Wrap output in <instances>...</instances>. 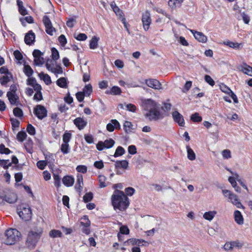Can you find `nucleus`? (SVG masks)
<instances>
[{
  "label": "nucleus",
  "instance_id": "52",
  "mask_svg": "<svg viewBox=\"0 0 252 252\" xmlns=\"http://www.w3.org/2000/svg\"><path fill=\"white\" fill-rule=\"evenodd\" d=\"M13 114L17 117L22 118L23 116V112L21 109L16 107L13 109Z\"/></svg>",
  "mask_w": 252,
  "mask_h": 252
},
{
  "label": "nucleus",
  "instance_id": "10",
  "mask_svg": "<svg viewBox=\"0 0 252 252\" xmlns=\"http://www.w3.org/2000/svg\"><path fill=\"white\" fill-rule=\"evenodd\" d=\"M33 113L39 120H42L47 116V111L45 107L41 105H37L34 108Z\"/></svg>",
  "mask_w": 252,
  "mask_h": 252
},
{
  "label": "nucleus",
  "instance_id": "12",
  "mask_svg": "<svg viewBox=\"0 0 252 252\" xmlns=\"http://www.w3.org/2000/svg\"><path fill=\"white\" fill-rule=\"evenodd\" d=\"M145 83L147 86L156 90L162 89L161 83L157 79L152 78L146 79Z\"/></svg>",
  "mask_w": 252,
  "mask_h": 252
},
{
  "label": "nucleus",
  "instance_id": "38",
  "mask_svg": "<svg viewBox=\"0 0 252 252\" xmlns=\"http://www.w3.org/2000/svg\"><path fill=\"white\" fill-rule=\"evenodd\" d=\"M98 38L95 36H94L90 42V48L91 49H96L98 45Z\"/></svg>",
  "mask_w": 252,
  "mask_h": 252
},
{
  "label": "nucleus",
  "instance_id": "44",
  "mask_svg": "<svg viewBox=\"0 0 252 252\" xmlns=\"http://www.w3.org/2000/svg\"><path fill=\"white\" fill-rule=\"evenodd\" d=\"M80 223L82 226H90L91 224V221H90L88 217L86 215L84 216L81 220Z\"/></svg>",
  "mask_w": 252,
  "mask_h": 252
},
{
  "label": "nucleus",
  "instance_id": "50",
  "mask_svg": "<svg viewBox=\"0 0 252 252\" xmlns=\"http://www.w3.org/2000/svg\"><path fill=\"white\" fill-rule=\"evenodd\" d=\"M69 146L67 143H63L61 147V151L63 154H67L69 153Z\"/></svg>",
  "mask_w": 252,
  "mask_h": 252
},
{
  "label": "nucleus",
  "instance_id": "61",
  "mask_svg": "<svg viewBox=\"0 0 252 252\" xmlns=\"http://www.w3.org/2000/svg\"><path fill=\"white\" fill-rule=\"evenodd\" d=\"M10 122L12 125V128L14 129L16 127H18L20 125V122L15 118H11Z\"/></svg>",
  "mask_w": 252,
  "mask_h": 252
},
{
  "label": "nucleus",
  "instance_id": "47",
  "mask_svg": "<svg viewBox=\"0 0 252 252\" xmlns=\"http://www.w3.org/2000/svg\"><path fill=\"white\" fill-rule=\"evenodd\" d=\"M51 52L52 58V60L56 62L57 60H58L60 58L59 53L55 48H52L51 49Z\"/></svg>",
  "mask_w": 252,
  "mask_h": 252
},
{
  "label": "nucleus",
  "instance_id": "51",
  "mask_svg": "<svg viewBox=\"0 0 252 252\" xmlns=\"http://www.w3.org/2000/svg\"><path fill=\"white\" fill-rule=\"evenodd\" d=\"M27 136L26 133L24 131L19 132L17 135V139L19 141L23 142Z\"/></svg>",
  "mask_w": 252,
  "mask_h": 252
},
{
  "label": "nucleus",
  "instance_id": "9",
  "mask_svg": "<svg viewBox=\"0 0 252 252\" xmlns=\"http://www.w3.org/2000/svg\"><path fill=\"white\" fill-rule=\"evenodd\" d=\"M42 22L45 27L46 32L50 35H53L56 32L55 29L53 27L52 23L48 16H44Z\"/></svg>",
  "mask_w": 252,
  "mask_h": 252
},
{
  "label": "nucleus",
  "instance_id": "8",
  "mask_svg": "<svg viewBox=\"0 0 252 252\" xmlns=\"http://www.w3.org/2000/svg\"><path fill=\"white\" fill-rule=\"evenodd\" d=\"M44 53L38 49H35L32 52V55L34 57V64L36 66H42L44 63V59L43 58Z\"/></svg>",
  "mask_w": 252,
  "mask_h": 252
},
{
  "label": "nucleus",
  "instance_id": "20",
  "mask_svg": "<svg viewBox=\"0 0 252 252\" xmlns=\"http://www.w3.org/2000/svg\"><path fill=\"white\" fill-rule=\"evenodd\" d=\"M24 40L27 45H30L32 44L35 40L34 33L32 31H29V32L26 34Z\"/></svg>",
  "mask_w": 252,
  "mask_h": 252
},
{
  "label": "nucleus",
  "instance_id": "54",
  "mask_svg": "<svg viewBox=\"0 0 252 252\" xmlns=\"http://www.w3.org/2000/svg\"><path fill=\"white\" fill-rule=\"evenodd\" d=\"M93 198V194L91 192L86 193L83 196V201L85 202H88L91 201Z\"/></svg>",
  "mask_w": 252,
  "mask_h": 252
},
{
  "label": "nucleus",
  "instance_id": "33",
  "mask_svg": "<svg viewBox=\"0 0 252 252\" xmlns=\"http://www.w3.org/2000/svg\"><path fill=\"white\" fill-rule=\"evenodd\" d=\"M39 76L40 78H42L46 85H48L51 84L52 81L51 77L48 74L41 72L39 74Z\"/></svg>",
  "mask_w": 252,
  "mask_h": 252
},
{
  "label": "nucleus",
  "instance_id": "60",
  "mask_svg": "<svg viewBox=\"0 0 252 252\" xmlns=\"http://www.w3.org/2000/svg\"><path fill=\"white\" fill-rule=\"evenodd\" d=\"M47 164V162L45 160H39L36 163L37 166L41 170H43Z\"/></svg>",
  "mask_w": 252,
  "mask_h": 252
},
{
  "label": "nucleus",
  "instance_id": "15",
  "mask_svg": "<svg viewBox=\"0 0 252 252\" xmlns=\"http://www.w3.org/2000/svg\"><path fill=\"white\" fill-rule=\"evenodd\" d=\"M173 120L180 126H184L185 121L183 116L178 111H175L172 113Z\"/></svg>",
  "mask_w": 252,
  "mask_h": 252
},
{
  "label": "nucleus",
  "instance_id": "35",
  "mask_svg": "<svg viewBox=\"0 0 252 252\" xmlns=\"http://www.w3.org/2000/svg\"><path fill=\"white\" fill-rule=\"evenodd\" d=\"M184 0H169L168 4L171 8L180 6Z\"/></svg>",
  "mask_w": 252,
  "mask_h": 252
},
{
  "label": "nucleus",
  "instance_id": "37",
  "mask_svg": "<svg viewBox=\"0 0 252 252\" xmlns=\"http://www.w3.org/2000/svg\"><path fill=\"white\" fill-rule=\"evenodd\" d=\"M24 72L28 77L31 76L33 73V71L29 65L24 64Z\"/></svg>",
  "mask_w": 252,
  "mask_h": 252
},
{
  "label": "nucleus",
  "instance_id": "57",
  "mask_svg": "<svg viewBox=\"0 0 252 252\" xmlns=\"http://www.w3.org/2000/svg\"><path fill=\"white\" fill-rule=\"evenodd\" d=\"M119 233L122 234L127 235L129 233V229L127 226L122 225L120 228V232Z\"/></svg>",
  "mask_w": 252,
  "mask_h": 252
},
{
  "label": "nucleus",
  "instance_id": "29",
  "mask_svg": "<svg viewBox=\"0 0 252 252\" xmlns=\"http://www.w3.org/2000/svg\"><path fill=\"white\" fill-rule=\"evenodd\" d=\"M128 166V162L126 160H117L115 162L116 168H123L126 169Z\"/></svg>",
  "mask_w": 252,
  "mask_h": 252
},
{
  "label": "nucleus",
  "instance_id": "62",
  "mask_svg": "<svg viewBox=\"0 0 252 252\" xmlns=\"http://www.w3.org/2000/svg\"><path fill=\"white\" fill-rule=\"evenodd\" d=\"M125 190L126 196H132L135 191L134 189L131 187L126 188Z\"/></svg>",
  "mask_w": 252,
  "mask_h": 252
},
{
  "label": "nucleus",
  "instance_id": "31",
  "mask_svg": "<svg viewBox=\"0 0 252 252\" xmlns=\"http://www.w3.org/2000/svg\"><path fill=\"white\" fill-rule=\"evenodd\" d=\"M124 106H125L126 109L127 110H128V111H129L130 112H135V111L136 110V106L134 105L133 104H131V103L126 104V103H125L124 104H120V107L121 108L125 109Z\"/></svg>",
  "mask_w": 252,
  "mask_h": 252
},
{
  "label": "nucleus",
  "instance_id": "39",
  "mask_svg": "<svg viewBox=\"0 0 252 252\" xmlns=\"http://www.w3.org/2000/svg\"><path fill=\"white\" fill-rule=\"evenodd\" d=\"M98 181L99 183V187L101 188L106 187L107 185L105 181L106 180V178L105 176L100 175L98 177Z\"/></svg>",
  "mask_w": 252,
  "mask_h": 252
},
{
  "label": "nucleus",
  "instance_id": "40",
  "mask_svg": "<svg viewBox=\"0 0 252 252\" xmlns=\"http://www.w3.org/2000/svg\"><path fill=\"white\" fill-rule=\"evenodd\" d=\"M53 174L54 181V185L57 188H59L61 185V177L57 173L53 172Z\"/></svg>",
  "mask_w": 252,
  "mask_h": 252
},
{
  "label": "nucleus",
  "instance_id": "14",
  "mask_svg": "<svg viewBox=\"0 0 252 252\" xmlns=\"http://www.w3.org/2000/svg\"><path fill=\"white\" fill-rule=\"evenodd\" d=\"M144 109L147 111L157 107V103L151 99H144L142 101Z\"/></svg>",
  "mask_w": 252,
  "mask_h": 252
},
{
  "label": "nucleus",
  "instance_id": "24",
  "mask_svg": "<svg viewBox=\"0 0 252 252\" xmlns=\"http://www.w3.org/2000/svg\"><path fill=\"white\" fill-rule=\"evenodd\" d=\"M234 215L235 221L238 224H242L244 223L243 217L241 214V213L239 211H235L234 212Z\"/></svg>",
  "mask_w": 252,
  "mask_h": 252
},
{
  "label": "nucleus",
  "instance_id": "21",
  "mask_svg": "<svg viewBox=\"0 0 252 252\" xmlns=\"http://www.w3.org/2000/svg\"><path fill=\"white\" fill-rule=\"evenodd\" d=\"M83 186V177L80 174L77 175V181L75 188L77 191L80 192Z\"/></svg>",
  "mask_w": 252,
  "mask_h": 252
},
{
  "label": "nucleus",
  "instance_id": "34",
  "mask_svg": "<svg viewBox=\"0 0 252 252\" xmlns=\"http://www.w3.org/2000/svg\"><path fill=\"white\" fill-rule=\"evenodd\" d=\"M133 125L131 122L126 121L124 124V129L127 133H130L132 132Z\"/></svg>",
  "mask_w": 252,
  "mask_h": 252
},
{
  "label": "nucleus",
  "instance_id": "64",
  "mask_svg": "<svg viewBox=\"0 0 252 252\" xmlns=\"http://www.w3.org/2000/svg\"><path fill=\"white\" fill-rule=\"evenodd\" d=\"M222 156L224 158L228 159L231 157V152L229 150H224L222 152Z\"/></svg>",
  "mask_w": 252,
  "mask_h": 252
},
{
  "label": "nucleus",
  "instance_id": "2",
  "mask_svg": "<svg viewBox=\"0 0 252 252\" xmlns=\"http://www.w3.org/2000/svg\"><path fill=\"white\" fill-rule=\"evenodd\" d=\"M43 233L41 226H35L28 232L26 243L29 247H34L40 239Z\"/></svg>",
  "mask_w": 252,
  "mask_h": 252
},
{
  "label": "nucleus",
  "instance_id": "6",
  "mask_svg": "<svg viewBox=\"0 0 252 252\" xmlns=\"http://www.w3.org/2000/svg\"><path fill=\"white\" fill-rule=\"evenodd\" d=\"M20 209L21 210L18 212L19 217L25 221L29 220L31 219L32 215L31 208L28 206H25L23 205L20 206Z\"/></svg>",
  "mask_w": 252,
  "mask_h": 252
},
{
  "label": "nucleus",
  "instance_id": "22",
  "mask_svg": "<svg viewBox=\"0 0 252 252\" xmlns=\"http://www.w3.org/2000/svg\"><path fill=\"white\" fill-rule=\"evenodd\" d=\"M3 198L4 202L6 201L10 204L15 203L17 200V195L13 192L3 196Z\"/></svg>",
  "mask_w": 252,
  "mask_h": 252
},
{
  "label": "nucleus",
  "instance_id": "4",
  "mask_svg": "<svg viewBox=\"0 0 252 252\" xmlns=\"http://www.w3.org/2000/svg\"><path fill=\"white\" fill-rule=\"evenodd\" d=\"M45 66L48 71L52 72L56 77L58 74H62L63 70L60 64L57 63V62L48 59L45 63Z\"/></svg>",
  "mask_w": 252,
  "mask_h": 252
},
{
  "label": "nucleus",
  "instance_id": "48",
  "mask_svg": "<svg viewBox=\"0 0 252 252\" xmlns=\"http://www.w3.org/2000/svg\"><path fill=\"white\" fill-rule=\"evenodd\" d=\"M92 86L90 84L85 85L83 88V92L86 95H89L92 92Z\"/></svg>",
  "mask_w": 252,
  "mask_h": 252
},
{
  "label": "nucleus",
  "instance_id": "3",
  "mask_svg": "<svg viewBox=\"0 0 252 252\" xmlns=\"http://www.w3.org/2000/svg\"><path fill=\"white\" fill-rule=\"evenodd\" d=\"M21 237V232L16 229L9 228L5 232V240L4 243L7 245L15 244L20 240Z\"/></svg>",
  "mask_w": 252,
  "mask_h": 252
},
{
  "label": "nucleus",
  "instance_id": "53",
  "mask_svg": "<svg viewBox=\"0 0 252 252\" xmlns=\"http://www.w3.org/2000/svg\"><path fill=\"white\" fill-rule=\"evenodd\" d=\"M0 165L2 166L4 168L7 169L11 165V162H10L8 159H0Z\"/></svg>",
  "mask_w": 252,
  "mask_h": 252
},
{
  "label": "nucleus",
  "instance_id": "13",
  "mask_svg": "<svg viewBox=\"0 0 252 252\" xmlns=\"http://www.w3.org/2000/svg\"><path fill=\"white\" fill-rule=\"evenodd\" d=\"M142 21L143 27L145 31H148L151 23V19L150 13L148 11H145L142 14Z\"/></svg>",
  "mask_w": 252,
  "mask_h": 252
},
{
  "label": "nucleus",
  "instance_id": "26",
  "mask_svg": "<svg viewBox=\"0 0 252 252\" xmlns=\"http://www.w3.org/2000/svg\"><path fill=\"white\" fill-rule=\"evenodd\" d=\"M57 85L62 88L66 89L67 88V79L65 77H61L56 81Z\"/></svg>",
  "mask_w": 252,
  "mask_h": 252
},
{
  "label": "nucleus",
  "instance_id": "56",
  "mask_svg": "<svg viewBox=\"0 0 252 252\" xmlns=\"http://www.w3.org/2000/svg\"><path fill=\"white\" fill-rule=\"evenodd\" d=\"M11 151L7 148H5V146L1 144L0 145V153L1 154H9L11 153Z\"/></svg>",
  "mask_w": 252,
  "mask_h": 252
},
{
  "label": "nucleus",
  "instance_id": "42",
  "mask_svg": "<svg viewBox=\"0 0 252 252\" xmlns=\"http://www.w3.org/2000/svg\"><path fill=\"white\" fill-rule=\"evenodd\" d=\"M126 152L125 150L122 146H118L115 152L114 157L115 158L123 155Z\"/></svg>",
  "mask_w": 252,
  "mask_h": 252
},
{
  "label": "nucleus",
  "instance_id": "5",
  "mask_svg": "<svg viewBox=\"0 0 252 252\" xmlns=\"http://www.w3.org/2000/svg\"><path fill=\"white\" fill-rule=\"evenodd\" d=\"M222 192L224 196L228 197L229 201L231 202L233 205H235L238 208H244L236 194L233 193L231 191L227 189H223Z\"/></svg>",
  "mask_w": 252,
  "mask_h": 252
},
{
  "label": "nucleus",
  "instance_id": "41",
  "mask_svg": "<svg viewBox=\"0 0 252 252\" xmlns=\"http://www.w3.org/2000/svg\"><path fill=\"white\" fill-rule=\"evenodd\" d=\"M49 235L52 238L62 237V233L60 230L53 229L50 231Z\"/></svg>",
  "mask_w": 252,
  "mask_h": 252
},
{
  "label": "nucleus",
  "instance_id": "45",
  "mask_svg": "<svg viewBox=\"0 0 252 252\" xmlns=\"http://www.w3.org/2000/svg\"><path fill=\"white\" fill-rule=\"evenodd\" d=\"M71 138V133L66 131L63 136V143H67L69 142Z\"/></svg>",
  "mask_w": 252,
  "mask_h": 252
},
{
  "label": "nucleus",
  "instance_id": "19",
  "mask_svg": "<svg viewBox=\"0 0 252 252\" xmlns=\"http://www.w3.org/2000/svg\"><path fill=\"white\" fill-rule=\"evenodd\" d=\"M74 124L79 129L82 130L87 126V122L83 118L78 117L73 121Z\"/></svg>",
  "mask_w": 252,
  "mask_h": 252
},
{
  "label": "nucleus",
  "instance_id": "58",
  "mask_svg": "<svg viewBox=\"0 0 252 252\" xmlns=\"http://www.w3.org/2000/svg\"><path fill=\"white\" fill-rule=\"evenodd\" d=\"M27 131L28 133L31 135H33L35 134V128L31 124L28 125Z\"/></svg>",
  "mask_w": 252,
  "mask_h": 252
},
{
  "label": "nucleus",
  "instance_id": "49",
  "mask_svg": "<svg viewBox=\"0 0 252 252\" xmlns=\"http://www.w3.org/2000/svg\"><path fill=\"white\" fill-rule=\"evenodd\" d=\"M220 90L228 95L232 92L231 89L224 84H221L220 85Z\"/></svg>",
  "mask_w": 252,
  "mask_h": 252
},
{
  "label": "nucleus",
  "instance_id": "28",
  "mask_svg": "<svg viewBox=\"0 0 252 252\" xmlns=\"http://www.w3.org/2000/svg\"><path fill=\"white\" fill-rule=\"evenodd\" d=\"M105 93L112 95H118L121 93V89L118 86H113L110 90L106 91Z\"/></svg>",
  "mask_w": 252,
  "mask_h": 252
},
{
  "label": "nucleus",
  "instance_id": "46",
  "mask_svg": "<svg viewBox=\"0 0 252 252\" xmlns=\"http://www.w3.org/2000/svg\"><path fill=\"white\" fill-rule=\"evenodd\" d=\"M190 120L193 122L198 123L200 122L202 120V119L199 113L196 112L191 115Z\"/></svg>",
  "mask_w": 252,
  "mask_h": 252
},
{
  "label": "nucleus",
  "instance_id": "1",
  "mask_svg": "<svg viewBox=\"0 0 252 252\" xmlns=\"http://www.w3.org/2000/svg\"><path fill=\"white\" fill-rule=\"evenodd\" d=\"M111 203L115 211H125L130 202L127 196L123 191L115 189L111 197Z\"/></svg>",
  "mask_w": 252,
  "mask_h": 252
},
{
  "label": "nucleus",
  "instance_id": "30",
  "mask_svg": "<svg viewBox=\"0 0 252 252\" xmlns=\"http://www.w3.org/2000/svg\"><path fill=\"white\" fill-rule=\"evenodd\" d=\"M241 71L246 74L252 76V67L246 64L241 67Z\"/></svg>",
  "mask_w": 252,
  "mask_h": 252
},
{
  "label": "nucleus",
  "instance_id": "17",
  "mask_svg": "<svg viewBox=\"0 0 252 252\" xmlns=\"http://www.w3.org/2000/svg\"><path fill=\"white\" fill-rule=\"evenodd\" d=\"M7 96L11 104L17 106L19 103V97L15 94L8 92Z\"/></svg>",
  "mask_w": 252,
  "mask_h": 252
},
{
  "label": "nucleus",
  "instance_id": "43",
  "mask_svg": "<svg viewBox=\"0 0 252 252\" xmlns=\"http://www.w3.org/2000/svg\"><path fill=\"white\" fill-rule=\"evenodd\" d=\"M188 158L190 160H193L195 159V155L193 150L189 147V146H187Z\"/></svg>",
  "mask_w": 252,
  "mask_h": 252
},
{
  "label": "nucleus",
  "instance_id": "36",
  "mask_svg": "<svg viewBox=\"0 0 252 252\" xmlns=\"http://www.w3.org/2000/svg\"><path fill=\"white\" fill-rule=\"evenodd\" d=\"M223 44L233 49H239L240 48L241 46L240 44L237 42H233L230 41H224L223 42Z\"/></svg>",
  "mask_w": 252,
  "mask_h": 252
},
{
  "label": "nucleus",
  "instance_id": "32",
  "mask_svg": "<svg viewBox=\"0 0 252 252\" xmlns=\"http://www.w3.org/2000/svg\"><path fill=\"white\" fill-rule=\"evenodd\" d=\"M217 212L215 211L205 212L203 215V218L208 220L211 221L215 217Z\"/></svg>",
  "mask_w": 252,
  "mask_h": 252
},
{
  "label": "nucleus",
  "instance_id": "11",
  "mask_svg": "<svg viewBox=\"0 0 252 252\" xmlns=\"http://www.w3.org/2000/svg\"><path fill=\"white\" fill-rule=\"evenodd\" d=\"M115 141L111 138L105 140L104 142L99 141L96 145V148L98 151H102L104 149L112 148L115 144Z\"/></svg>",
  "mask_w": 252,
  "mask_h": 252
},
{
  "label": "nucleus",
  "instance_id": "59",
  "mask_svg": "<svg viewBox=\"0 0 252 252\" xmlns=\"http://www.w3.org/2000/svg\"><path fill=\"white\" fill-rule=\"evenodd\" d=\"M58 41L62 46H64L67 43L66 38L63 34H61L58 37Z\"/></svg>",
  "mask_w": 252,
  "mask_h": 252
},
{
  "label": "nucleus",
  "instance_id": "23",
  "mask_svg": "<svg viewBox=\"0 0 252 252\" xmlns=\"http://www.w3.org/2000/svg\"><path fill=\"white\" fill-rule=\"evenodd\" d=\"M62 181L63 184L67 187L72 186L74 182V178L70 176H64Z\"/></svg>",
  "mask_w": 252,
  "mask_h": 252
},
{
  "label": "nucleus",
  "instance_id": "18",
  "mask_svg": "<svg viewBox=\"0 0 252 252\" xmlns=\"http://www.w3.org/2000/svg\"><path fill=\"white\" fill-rule=\"evenodd\" d=\"M107 130L110 132H112L115 128L120 129L121 126L119 122L116 119L111 120L110 123L106 126Z\"/></svg>",
  "mask_w": 252,
  "mask_h": 252
},
{
  "label": "nucleus",
  "instance_id": "55",
  "mask_svg": "<svg viewBox=\"0 0 252 252\" xmlns=\"http://www.w3.org/2000/svg\"><path fill=\"white\" fill-rule=\"evenodd\" d=\"M76 170L78 172L85 174L87 172V167L83 165H78L76 168Z\"/></svg>",
  "mask_w": 252,
  "mask_h": 252
},
{
  "label": "nucleus",
  "instance_id": "16",
  "mask_svg": "<svg viewBox=\"0 0 252 252\" xmlns=\"http://www.w3.org/2000/svg\"><path fill=\"white\" fill-rule=\"evenodd\" d=\"M189 31L193 34L195 38L198 41L205 43L207 41V37L202 32L196 31L193 30H189Z\"/></svg>",
  "mask_w": 252,
  "mask_h": 252
},
{
  "label": "nucleus",
  "instance_id": "27",
  "mask_svg": "<svg viewBox=\"0 0 252 252\" xmlns=\"http://www.w3.org/2000/svg\"><path fill=\"white\" fill-rule=\"evenodd\" d=\"M111 7L117 16L123 17V11L116 5L115 1H112L110 4Z\"/></svg>",
  "mask_w": 252,
  "mask_h": 252
},
{
  "label": "nucleus",
  "instance_id": "25",
  "mask_svg": "<svg viewBox=\"0 0 252 252\" xmlns=\"http://www.w3.org/2000/svg\"><path fill=\"white\" fill-rule=\"evenodd\" d=\"M13 79V76L11 73L3 76L0 78V83L2 85H5L7 83L10 82Z\"/></svg>",
  "mask_w": 252,
  "mask_h": 252
},
{
  "label": "nucleus",
  "instance_id": "7",
  "mask_svg": "<svg viewBox=\"0 0 252 252\" xmlns=\"http://www.w3.org/2000/svg\"><path fill=\"white\" fill-rule=\"evenodd\" d=\"M145 116L150 121H156L163 118V116L158 110V106L155 108L154 109H152L151 110L147 111L145 114Z\"/></svg>",
  "mask_w": 252,
  "mask_h": 252
},
{
  "label": "nucleus",
  "instance_id": "63",
  "mask_svg": "<svg viewBox=\"0 0 252 252\" xmlns=\"http://www.w3.org/2000/svg\"><path fill=\"white\" fill-rule=\"evenodd\" d=\"M205 81L211 86L215 85V82L211 77L208 75H206L204 77Z\"/></svg>",
  "mask_w": 252,
  "mask_h": 252
}]
</instances>
